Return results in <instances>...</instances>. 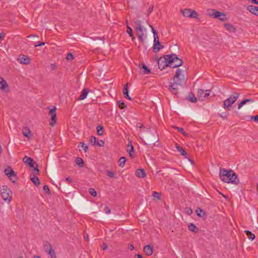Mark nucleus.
<instances>
[{"label": "nucleus", "instance_id": "obj_1", "mask_svg": "<svg viewBox=\"0 0 258 258\" xmlns=\"http://www.w3.org/2000/svg\"><path fill=\"white\" fill-rule=\"evenodd\" d=\"M183 73V70L178 69L173 78V82L171 83L169 85V89L175 95L178 94V87H174V86H181L186 83V80Z\"/></svg>", "mask_w": 258, "mask_h": 258}, {"label": "nucleus", "instance_id": "obj_2", "mask_svg": "<svg viewBox=\"0 0 258 258\" xmlns=\"http://www.w3.org/2000/svg\"><path fill=\"white\" fill-rule=\"evenodd\" d=\"M221 179L225 182L231 183L237 185L239 183V179L236 174L232 170L221 169L220 170Z\"/></svg>", "mask_w": 258, "mask_h": 258}, {"label": "nucleus", "instance_id": "obj_3", "mask_svg": "<svg viewBox=\"0 0 258 258\" xmlns=\"http://www.w3.org/2000/svg\"><path fill=\"white\" fill-rule=\"evenodd\" d=\"M208 15L210 17L218 19L222 22L227 20V17L224 13L217 11L215 9L208 10Z\"/></svg>", "mask_w": 258, "mask_h": 258}, {"label": "nucleus", "instance_id": "obj_4", "mask_svg": "<svg viewBox=\"0 0 258 258\" xmlns=\"http://www.w3.org/2000/svg\"><path fill=\"white\" fill-rule=\"evenodd\" d=\"M134 23L136 25L134 27V29L136 31L137 35L141 42L143 43L144 42V39L143 38L144 27L142 26V22L139 20H136L135 21Z\"/></svg>", "mask_w": 258, "mask_h": 258}, {"label": "nucleus", "instance_id": "obj_5", "mask_svg": "<svg viewBox=\"0 0 258 258\" xmlns=\"http://www.w3.org/2000/svg\"><path fill=\"white\" fill-rule=\"evenodd\" d=\"M166 56L168 57L169 59H172L170 64H169V67L171 68H177L181 66L183 63V60L178 57L175 53L167 54L166 55Z\"/></svg>", "mask_w": 258, "mask_h": 258}, {"label": "nucleus", "instance_id": "obj_6", "mask_svg": "<svg viewBox=\"0 0 258 258\" xmlns=\"http://www.w3.org/2000/svg\"><path fill=\"white\" fill-rule=\"evenodd\" d=\"M239 94L237 93H233L228 98L225 100L223 103V107L228 110H231V105L235 102L239 97Z\"/></svg>", "mask_w": 258, "mask_h": 258}, {"label": "nucleus", "instance_id": "obj_7", "mask_svg": "<svg viewBox=\"0 0 258 258\" xmlns=\"http://www.w3.org/2000/svg\"><path fill=\"white\" fill-rule=\"evenodd\" d=\"M1 196L5 202L10 203L12 199V192L7 185H3L1 190Z\"/></svg>", "mask_w": 258, "mask_h": 258}, {"label": "nucleus", "instance_id": "obj_8", "mask_svg": "<svg viewBox=\"0 0 258 258\" xmlns=\"http://www.w3.org/2000/svg\"><path fill=\"white\" fill-rule=\"evenodd\" d=\"M171 59H169V57L164 55L161 57L158 60V68L162 70L166 67H169V64L171 63Z\"/></svg>", "mask_w": 258, "mask_h": 258}, {"label": "nucleus", "instance_id": "obj_9", "mask_svg": "<svg viewBox=\"0 0 258 258\" xmlns=\"http://www.w3.org/2000/svg\"><path fill=\"white\" fill-rule=\"evenodd\" d=\"M56 108L55 106H53L52 108H50L48 115L50 116L51 118L49 121V124L51 126H54L56 123Z\"/></svg>", "mask_w": 258, "mask_h": 258}, {"label": "nucleus", "instance_id": "obj_10", "mask_svg": "<svg viewBox=\"0 0 258 258\" xmlns=\"http://www.w3.org/2000/svg\"><path fill=\"white\" fill-rule=\"evenodd\" d=\"M44 249L51 258H56L55 252L53 249L51 244L48 241H46L44 244Z\"/></svg>", "mask_w": 258, "mask_h": 258}, {"label": "nucleus", "instance_id": "obj_11", "mask_svg": "<svg viewBox=\"0 0 258 258\" xmlns=\"http://www.w3.org/2000/svg\"><path fill=\"white\" fill-rule=\"evenodd\" d=\"M145 141L147 145H155L158 142V139L156 138H153L151 135H148L145 137Z\"/></svg>", "mask_w": 258, "mask_h": 258}, {"label": "nucleus", "instance_id": "obj_12", "mask_svg": "<svg viewBox=\"0 0 258 258\" xmlns=\"http://www.w3.org/2000/svg\"><path fill=\"white\" fill-rule=\"evenodd\" d=\"M209 90H203L202 89H199L198 92V96L199 97L202 98V99L208 97L210 95Z\"/></svg>", "mask_w": 258, "mask_h": 258}, {"label": "nucleus", "instance_id": "obj_13", "mask_svg": "<svg viewBox=\"0 0 258 258\" xmlns=\"http://www.w3.org/2000/svg\"><path fill=\"white\" fill-rule=\"evenodd\" d=\"M8 88V84L6 81H5L2 77H0V89L5 92H8L9 90H6Z\"/></svg>", "mask_w": 258, "mask_h": 258}, {"label": "nucleus", "instance_id": "obj_14", "mask_svg": "<svg viewBox=\"0 0 258 258\" xmlns=\"http://www.w3.org/2000/svg\"><path fill=\"white\" fill-rule=\"evenodd\" d=\"M36 175H38L37 172L36 173L31 174L30 175V179L36 186H38L40 184V182Z\"/></svg>", "mask_w": 258, "mask_h": 258}, {"label": "nucleus", "instance_id": "obj_15", "mask_svg": "<svg viewBox=\"0 0 258 258\" xmlns=\"http://www.w3.org/2000/svg\"><path fill=\"white\" fill-rule=\"evenodd\" d=\"M247 10L253 15L258 16V7L249 5L247 6Z\"/></svg>", "mask_w": 258, "mask_h": 258}, {"label": "nucleus", "instance_id": "obj_16", "mask_svg": "<svg viewBox=\"0 0 258 258\" xmlns=\"http://www.w3.org/2000/svg\"><path fill=\"white\" fill-rule=\"evenodd\" d=\"M143 250L146 255L148 256L151 255L153 254V246L147 245L144 247Z\"/></svg>", "mask_w": 258, "mask_h": 258}, {"label": "nucleus", "instance_id": "obj_17", "mask_svg": "<svg viewBox=\"0 0 258 258\" xmlns=\"http://www.w3.org/2000/svg\"><path fill=\"white\" fill-rule=\"evenodd\" d=\"M123 94L124 95V97L130 100H132V98H131L128 94V83H126L123 87Z\"/></svg>", "mask_w": 258, "mask_h": 258}, {"label": "nucleus", "instance_id": "obj_18", "mask_svg": "<svg viewBox=\"0 0 258 258\" xmlns=\"http://www.w3.org/2000/svg\"><path fill=\"white\" fill-rule=\"evenodd\" d=\"M136 175L138 177L144 178L146 176L147 174L143 169L140 168L137 169Z\"/></svg>", "mask_w": 258, "mask_h": 258}, {"label": "nucleus", "instance_id": "obj_19", "mask_svg": "<svg viewBox=\"0 0 258 258\" xmlns=\"http://www.w3.org/2000/svg\"><path fill=\"white\" fill-rule=\"evenodd\" d=\"M30 168H33V171L34 172H37L38 175L40 174V170L38 168V165L37 163L33 160V162H31L28 165Z\"/></svg>", "mask_w": 258, "mask_h": 258}, {"label": "nucleus", "instance_id": "obj_20", "mask_svg": "<svg viewBox=\"0 0 258 258\" xmlns=\"http://www.w3.org/2000/svg\"><path fill=\"white\" fill-rule=\"evenodd\" d=\"M20 63L25 64H28L30 62V59L29 57L25 55H22V57L19 58Z\"/></svg>", "mask_w": 258, "mask_h": 258}, {"label": "nucleus", "instance_id": "obj_21", "mask_svg": "<svg viewBox=\"0 0 258 258\" xmlns=\"http://www.w3.org/2000/svg\"><path fill=\"white\" fill-rule=\"evenodd\" d=\"M224 26L226 29L229 32H235L236 30V28L230 23H225Z\"/></svg>", "mask_w": 258, "mask_h": 258}, {"label": "nucleus", "instance_id": "obj_22", "mask_svg": "<svg viewBox=\"0 0 258 258\" xmlns=\"http://www.w3.org/2000/svg\"><path fill=\"white\" fill-rule=\"evenodd\" d=\"M139 68L141 70H143L142 73L144 74H149L151 73V70L149 69L146 65L143 63L140 64L139 65Z\"/></svg>", "mask_w": 258, "mask_h": 258}, {"label": "nucleus", "instance_id": "obj_23", "mask_svg": "<svg viewBox=\"0 0 258 258\" xmlns=\"http://www.w3.org/2000/svg\"><path fill=\"white\" fill-rule=\"evenodd\" d=\"M127 152L129 154L130 156L132 158L134 157V156L132 154V152H134V148L132 145V142L128 141V145L127 147Z\"/></svg>", "mask_w": 258, "mask_h": 258}, {"label": "nucleus", "instance_id": "obj_24", "mask_svg": "<svg viewBox=\"0 0 258 258\" xmlns=\"http://www.w3.org/2000/svg\"><path fill=\"white\" fill-rule=\"evenodd\" d=\"M89 92V89H88V88H85L83 90V91H82V93H81V94L80 95V96H79V97L78 98V100H83L85 98H86L88 93Z\"/></svg>", "mask_w": 258, "mask_h": 258}, {"label": "nucleus", "instance_id": "obj_25", "mask_svg": "<svg viewBox=\"0 0 258 258\" xmlns=\"http://www.w3.org/2000/svg\"><path fill=\"white\" fill-rule=\"evenodd\" d=\"M164 46L162 45L160 42H157L155 43H154V45L153 46V50L155 53L157 52L160 49L163 48Z\"/></svg>", "mask_w": 258, "mask_h": 258}, {"label": "nucleus", "instance_id": "obj_26", "mask_svg": "<svg viewBox=\"0 0 258 258\" xmlns=\"http://www.w3.org/2000/svg\"><path fill=\"white\" fill-rule=\"evenodd\" d=\"M176 148L177 150L181 154L184 156L185 158H187V155L186 152L178 144H176Z\"/></svg>", "mask_w": 258, "mask_h": 258}, {"label": "nucleus", "instance_id": "obj_27", "mask_svg": "<svg viewBox=\"0 0 258 258\" xmlns=\"http://www.w3.org/2000/svg\"><path fill=\"white\" fill-rule=\"evenodd\" d=\"M4 173L6 175L10 177L14 175L15 172L12 169L11 167H9L8 168L5 169Z\"/></svg>", "mask_w": 258, "mask_h": 258}, {"label": "nucleus", "instance_id": "obj_28", "mask_svg": "<svg viewBox=\"0 0 258 258\" xmlns=\"http://www.w3.org/2000/svg\"><path fill=\"white\" fill-rule=\"evenodd\" d=\"M191 10L188 9H185L184 10H181L182 14L186 17L191 18L192 14H190Z\"/></svg>", "mask_w": 258, "mask_h": 258}, {"label": "nucleus", "instance_id": "obj_29", "mask_svg": "<svg viewBox=\"0 0 258 258\" xmlns=\"http://www.w3.org/2000/svg\"><path fill=\"white\" fill-rule=\"evenodd\" d=\"M253 100L252 99H243L241 102H240L238 106V109H240L247 102H253Z\"/></svg>", "mask_w": 258, "mask_h": 258}, {"label": "nucleus", "instance_id": "obj_30", "mask_svg": "<svg viewBox=\"0 0 258 258\" xmlns=\"http://www.w3.org/2000/svg\"><path fill=\"white\" fill-rule=\"evenodd\" d=\"M188 229L194 232V233H197L199 231L198 228L192 223H190L188 226Z\"/></svg>", "mask_w": 258, "mask_h": 258}, {"label": "nucleus", "instance_id": "obj_31", "mask_svg": "<svg viewBox=\"0 0 258 258\" xmlns=\"http://www.w3.org/2000/svg\"><path fill=\"white\" fill-rule=\"evenodd\" d=\"M196 212L198 216L199 217H203L204 216H206L205 212L200 208H198L196 210Z\"/></svg>", "mask_w": 258, "mask_h": 258}, {"label": "nucleus", "instance_id": "obj_32", "mask_svg": "<svg viewBox=\"0 0 258 258\" xmlns=\"http://www.w3.org/2000/svg\"><path fill=\"white\" fill-rule=\"evenodd\" d=\"M75 162L80 167H84L85 163L83 160L80 157H76Z\"/></svg>", "mask_w": 258, "mask_h": 258}, {"label": "nucleus", "instance_id": "obj_33", "mask_svg": "<svg viewBox=\"0 0 258 258\" xmlns=\"http://www.w3.org/2000/svg\"><path fill=\"white\" fill-rule=\"evenodd\" d=\"M244 233L248 236L249 239L253 240L255 239V236L251 231L248 230H244Z\"/></svg>", "mask_w": 258, "mask_h": 258}, {"label": "nucleus", "instance_id": "obj_34", "mask_svg": "<svg viewBox=\"0 0 258 258\" xmlns=\"http://www.w3.org/2000/svg\"><path fill=\"white\" fill-rule=\"evenodd\" d=\"M126 161V158L124 157H121L118 160V165L119 167H123L124 166L125 162Z\"/></svg>", "mask_w": 258, "mask_h": 258}, {"label": "nucleus", "instance_id": "obj_35", "mask_svg": "<svg viewBox=\"0 0 258 258\" xmlns=\"http://www.w3.org/2000/svg\"><path fill=\"white\" fill-rule=\"evenodd\" d=\"M104 128L101 125H98L97 127V133L99 136H102L104 134Z\"/></svg>", "mask_w": 258, "mask_h": 258}, {"label": "nucleus", "instance_id": "obj_36", "mask_svg": "<svg viewBox=\"0 0 258 258\" xmlns=\"http://www.w3.org/2000/svg\"><path fill=\"white\" fill-rule=\"evenodd\" d=\"M23 161L24 163L27 164L28 165L32 162H33V159L31 157L25 156L23 158Z\"/></svg>", "mask_w": 258, "mask_h": 258}, {"label": "nucleus", "instance_id": "obj_37", "mask_svg": "<svg viewBox=\"0 0 258 258\" xmlns=\"http://www.w3.org/2000/svg\"><path fill=\"white\" fill-rule=\"evenodd\" d=\"M188 100L191 102L196 103L197 101V98L195 96L194 94L192 93L189 95Z\"/></svg>", "mask_w": 258, "mask_h": 258}, {"label": "nucleus", "instance_id": "obj_38", "mask_svg": "<svg viewBox=\"0 0 258 258\" xmlns=\"http://www.w3.org/2000/svg\"><path fill=\"white\" fill-rule=\"evenodd\" d=\"M30 131L27 127H25L23 130V134L26 137L30 138L29 134H30Z\"/></svg>", "mask_w": 258, "mask_h": 258}, {"label": "nucleus", "instance_id": "obj_39", "mask_svg": "<svg viewBox=\"0 0 258 258\" xmlns=\"http://www.w3.org/2000/svg\"><path fill=\"white\" fill-rule=\"evenodd\" d=\"M117 104L119 107L121 109H125L126 108V105H125V103L122 101L120 100L118 101Z\"/></svg>", "mask_w": 258, "mask_h": 258}, {"label": "nucleus", "instance_id": "obj_40", "mask_svg": "<svg viewBox=\"0 0 258 258\" xmlns=\"http://www.w3.org/2000/svg\"><path fill=\"white\" fill-rule=\"evenodd\" d=\"M106 172L107 173V175L111 178H116V176H115V174L114 172H113L112 171L110 170H106Z\"/></svg>", "mask_w": 258, "mask_h": 258}, {"label": "nucleus", "instance_id": "obj_41", "mask_svg": "<svg viewBox=\"0 0 258 258\" xmlns=\"http://www.w3.org/2000/svg\"><path fill=\"white\" fill-rule=\"evenodd\" d=\"M96 139H97L95 137L92 136L90 137L89 142L92 144V145L95 146Z\"/></svg>", "mask_w": 258, "mask_h": 258}, {"label": "nucleus", "instance_id": "obj_42", "mask_svg": "<svg viewBox=\"0 0 258 258\" xmlns=\"http://www.w3.org/2000/svg\"><path fill=\"white\" fill-rule=\"evenodd\" d=\"M104 144H105V143L103 140H99V141L96 140L95 146H97L99 147H103L104 146Z\"/></svg>", "mask_w": 258, "mask_h": 258}, {"label": "nucleus", "instance_id": "obj_43", "mask_svg": "<svg viewBox=\"0 0 258 258\" xmlns=\"http://www.w3.org/2000/svg\"><path fill=\"white\" fill-rule=\"evenodd\" d=\"M152 196L157 199L160 200L161 197V194L157 191H154L152 194Z\"/></svg>", "mask_w": 258, "mask_h": 258}, {"label": "nucleus", "instance_id": "obj_44", "mask_svg": "<svg viewBox=\"0 0 258 258\" xmlns=\"http://www.w3.org/2000/svg\"><path fill=\"white\" fill-rule=\"evenodd\" d=\"M127 30L126 32L130 36H133V30L131 28V27L129 26V25H127Z\"/></svg>", "mask_w": 258, "mask_h": 258}, {"label": "nucleus", "instance_id": "obj_45", "mask_svg": "<svg viewBox=\"0 0 258 258\" xmlns=\"http://www.w3.org/2000/svg\"><path fill=\"white\" fill-rule=\"evenodd\" d=\"M89 192L93 197H96L97 196V192L96 190L93 188H89Z\"/></svg>", "mask_w": 258, "mask_h": 258}, {"label": "nucleus", "instance_id": "obj_46", "mask_svg": "<svg viewBox=\"0 0 258 258\" xmlns=\"http://www.w3.org/2000/svg\"><path fill=\"white\" fill-rule=\"evenodd\" d=\"M80 144L81 145V147L83 148V150H84L85 152H86L88 149V146L84 144V142H80Z\"/></svg>", "mask_w": 258, "mask_h": 258}, {"label": "nucleus", "instance_id": "obj_47", "mask_svg": "<svg viewBox=\"0 0 258 258\" xmlns=\"http://www.w3.org/2000/svg\"><path fill=\"white\" fill-rule=\"evenodd\" d=\"M190 14H192V16H191V18H198V14L195 10H191Z\"/></svg>", "mask_w": 258, "mask_h": 258}, {"label": "nucleus", "instance_id": "obj_48", "mask_svg": "<svg viewBox=\"0 0 258 258\" xmlns=\"http://www.w3.org/2000/svg\"><path fill=\"white\" fill-rule=\"evenodd\" d=\"M43 190L47 194L50 195V192L49 187L47 185H44L43 187Z\"/></svg>", "mask_w": 258, "mask_h": 258}, {"label": "nucleus", "instance_id": "obj_49", "mask_svg": "<svg viewBox=\"0 0 258 258\" xmlns=\"http://www.w3.org/2000/svg\"><path fill=\"white\" fill-rule=\"evenodd\" d=\"M8 177L9 178L11 181H12L13 182H15L17 179V175L16 174L14 173V175L10 177L8 176Z\"/></svg>", "mask_w": 258, "mask_h": 258}, {"label": "nucleus", "instance_id": "obj_50", "mask_svg": "<svg viewBox=\"0 0 258 258\" xmlns=\"http://www.w3.org/2000/svg\"><path fill=\"white\" fill-rule=\"evenodd\" d=\"M74 57L72 53H69L67 54L66 56V59L67 60H73L74 59Z\"/></svg>", "mask_w": 258, "mask_h": 258}, {"label": "nucleus", "instance_id": "obj_51", "mask_svg": "<svg viewBox=\"0 0 258 258\" xmlns=\"http://www.w3.org/2000/svg\"><path fill=\"white\" fill-rule=\"evenodd\" d=\"M27 37L30 38H32L34 40H36L38 39L39 36L37 35L31 34L27 36Z\"/></svg>", "mask_w": 258, "mask_h": 258}, {"label": "nucleus", "instance_id": "obj_52", "mask_svg": "<svg viewBox=\"0 0 258 258\" xmlns=\"http://www.w3.org/2000/svg\"><path fill=\"white\" fill-rule=\"evenodd\" d=\"M251 119L255 122H258V115L251 116Z\"/></svg>", "mask_w": 258, "mask_h": 258}, {"label": "nucleus", "instance_id": "obj_53", "mask_svg": "<svg viewBox=\"0 0 258 258\" xmlns=\"http://www.w3.org/2000/svg\"><path fill=\"white\" fill-rule=\"evenodd\" d=\"M150 27L152 29V31L153 33L154 36L158 35V32L153 28V26L151 25H150Z\"/></svg>", "mask_w": 258, "mask_h": 258}, {"label": "nucleus", "instance_id": "obj_54", "mask_svg": "<svg viewBox=\"0 0 258 258\" xmlns=\"http://www.w3.org/2000/svg\"><path fill=\"white\" fill-rule=\"evenodd\" d=\"M104 210L106 214H110L111 213V210L110 208L107 206H106L105 207Z\"/></svg>", "mask_w": 258, "mask_h": 258}, {"label": "nucleus", "instance_id": "obj_55", "mask_svg": "<svg viewBox=\"0 0 258 258\" xmlns=\"http://www.w3.org/2000/svg\"><path fill=\"white\" fill-rule=\"evenodd\" d=\"M173 128L176 129L177 131H178L179 132L181 133L183 131V128L182 127L174 126H173Z\"/></svg>", "mask_w": 258, "mask_h": 258}, {"label": "nucleus", "instance_id": "obj_56", "mask_svg": "<svg viewBox=\"0 0 258 258\" xmlns=\"http://www.w3.org/2000/svg\"><path fill=\"white\" fill-rule=\"evenodd\" d=\"M45 45V42H37V44H35L34 45V47H38V46H42V45Z\"/></svg>", "mask_w": 258, "mask_h": 258}, {"label": "nucleus", "instance_id": "obj_57", "mask_svg": "<svg viewBox=\"0 0 258 258\" xmlns=\"http://www.w3.org/2000/svg\"><path fill=\"white\" fill-rule=\"evenodd\" d=\"M157 42H160L159 41V37L158 36V35H155L154 36V43Z\"/></svg>", "mask_w": 258, "mask_h": 258}, {"label": "nucleus", "instance_id": "obj_58", "mask_svg": "<svg viewBox=\"0 0 258 258\" xmlns=\"http://www.w3.org/2000/svg\"><path fill=\"white\" fill-rule=\"evenodd\" d=\"M101 248L103 250H106L108 248V246L106 243H103L102 245Z\"/></svg>", "mask_w": 258, "mask_h": 258}, {"label": "nucleus", "instance_id": "obj_59", "mask_svg": "<svg viewBox=\"0 0 258 258\" xmlns=\"http://www.w3.org/2000/svg\"><path fill=\"white\" fill-rule=\"evenodd\" d=\"M153 6H150L148 10V14H150V13H151V12L153 11Z\"/></svg>", "mask_w": 258, "mask_h": 258}, {"label": "nucleus", "instance_id": "obj_60", "mask_svg": "<svg viewBox=\"0 0 258 258\" xmlns=\"http://www.w3.org/2000/svg\"><path fill=\"white\" fill-rule=\"evenodd\" d=\"M66 181H67L69 183H71L72 182V180L70 177H68L66 178Z\"/></svg>", "mask_w": 258, "mask_h": 258}, {"label": "nucleus", "instance_id": "obj_61", "mask_svg": "<svg viewBox=\"0 0 258 258\" xmlns=\"http://www.w3.org/2000/svg\"><path fill=\"white\" fill-rule=\"evenodd\" d=\"M186 212L188 214V215H190L192 213V211L191 210V209L190 208H188L187 211H186Z\"/></svg>", "mask_w": 258, "mask_h": 258}, {"label": "nucleus", "instance_id": "obj_62", "mask_svg": "<svg viewBox=\"0 0 258 258\" xmlns=\"http://www.w3.org/2000/svg\"><path fill=\"white\" fill-rule=\"evenodd\" d=\"M135 258H143V256L141 254H136L135 255Z\"/></svg>", "mask_w": 258, "mask_h": 258}, {"label": "nucleus", "instance_id": "obj_63", "mask_svg": "<svg viewBox=\"0 0 258 258\" xmlns=\"http://www.w3.org/2000/svg\"><path fill=\"white\" fill-rule=\"evenodd\" d=\"M219 193H220V194H221V195H222V196H223L224 198H225L227 201H229V199L228 198V197L227 196L224 195L222 194V193H221V192H219Z\"/></svg>", "mask_w": 258, "mask_h": 258}, {"label": "nucleus", "instance_id": "obj_64", "mask_svg": "<svg viewBox=\"0 0 258 258\" xmlns=\"http://www.w3.org/2000/svg\"><path fill=\"white\" fill-rule=\"evenodd\" d=\"M51 68L52 70H54L56 68V66L53 63H52L51 64Z\"/></svg>", "mask_w": 258, "mask_h": 258}]
</instances>
